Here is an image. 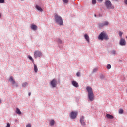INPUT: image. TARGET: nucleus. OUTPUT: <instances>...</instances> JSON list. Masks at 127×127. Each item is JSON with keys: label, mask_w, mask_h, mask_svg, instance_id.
<instances>
[{"label": "nucleus", "mask_w": 127, "mask_h": 127, "mask_svg": "<svg viewBox=\"0 0 127 127\" xmlns=\"http://www.w3.org/2000/svg\"><path fill=\"white\" fill-rule=\"evenodd\" d=\"M86 90L88 93V99L90 102H93L95 100V95L93 92V89L90 86L86 87Z\"/></svg>", "instance_id": "f257e3e1"}, {"label": "nucleus", "mask_w": 127, "mask_h": 127, "mask_svg": "<svg viewBox=\"0 0 127 127\" xmlns=\"http://www.w3.org/2000/svg\"><path fill=\"white\" fill-rule=\"evenodd\" d=\"M54 18L55 19V21L57 24L59 25L62 26L63 25V19L62 17L57 14H55L54 16Z\"/></svg>", "instance_id": "f03ea898"}, {"label": "nucleus", "mask_w": 127, "mask_h": 127, "mask_svg": "<svg viewBox=\"0 0 127 127\" xmlns=\"http://www.w3.org/2000/svg\"><path fill=\"white\" fill-rule=\"evenodd\" d=\"M98 39H99V40H104V39L105 40H108L109 39V37L105 31H103L99 34Z\"/></svg>", "instance_id": "7ed1b4c3"}, {"label": "nucleus", "mask_w": 127, "mask_h": 127, "mask_svg": "<svg viewBox=\"0 0 127 127\" xmlns=\"http://www.w3.org/2000/svg\"><path fill=\"white\" fill-rule=\"evenodd\" d=\"M105 5L107 9H114L115 7L113 5V4L111 2V1L106 0L105 2Z\"/></svg>", "instance_id": "20e7f679"}, {"label": "nucleus", "mask_w": 127, "mask_h": 127, "mask_svg": "<svg viewBox=\"0 0 127 127\" xmlns=\"http://www.w3.org/2000/svg\"><path fill=\"white\" fill-rule=\"evenodd\" d=\"M58 84V83L57 82V80H56V79H53L50 82V85L53 88H56Z\"/></svg>", "instance_id": "39448f33"}, {"label": "nucleus", "mask_w": 127, "mask_h": 127, "mask_svg": "<svg viewBox=\"0 0 127 127\" xmlns=\"http://www.w3.org/2000/svg\"><path fill=\"white\" fill-rule=\"evenodd\" d=\"M42 55H43L42 53H41V52L39 51H36L34 53V56L36 59L37 58H38V57H41Z\"/></svg>", "instance_id": "423d86ee"}, {"label": "nucleus", "mask_w": 127, "mask_h": 127, "mask_svg": "<svg viewBox=\"0 0 127 127\" xmlns=\"http://www.w3.org/2000/svg\"><path fill=\"white\" fill-rule=\"evenodd\" d=\"M109 25V22L105 21L103 23H98V26L99 28H103L104 26H108Z\"/></svg>", "instance_id": "0eeeda50"}, {"label": "nucleus", "mask_w": 127, "mask_h": 127, "mask_svg": "<svg viewBox=\"0 0 127 127\" xmlns=\"http://www.w3.org/2000/svg\"><path fill=\"white\" fill-rule=\"evenodd\" d=\"M9 81L10 82V83H11V84H12V86H13V87H18V84L15 82L12 77H10Z\"/></svg>", "instance_id": "6e6552de"}, {"label": "nucleus", "mask_w": 127, "mask_h": 127, "mask_svg": "<svg viewBox=\"0 0 127 127\" xmlns=\"http://www.w3.org/2000/svg\"><path fill=\"white\" fill-rule=\"evenodd\" d=\"M77 113L76 111H72L70 113V117L71 120H75L77 118Z\"/></svg>", "instance_id": "1a4fd4ad"}, {"label": "nucleus", "mask_w": 127, "mask_h": 127, "mask_svg": "<svg viewBox=\"0 0 127 127\" xmlns=\"http://www.w3.org/2000/svg\"><path fill=\"white\" fill-rule=\"evenodd\" d=\"M80 123L81 126H86V122H85V117L84 116H82L80 118Z\"/></svg>", "instance_id": "9d476101"}, {"label": "nucleus", "mask_w": 127, "mask_h": 127, "mask_svg": "<svg viewBox=\"0 0 127 127\" xmlns=\"http://www.w3.org/2000/svg\"><path fill=\"white\" fill-rule=\"evenodd\" d=\"M119 45H121V46H125L126 45V40L125 39L121 38L119 41Z\"/></svg>", "instance_id": "9b49d317"}, {"label": "nucleus", "mask_w": 127, "mask_h": 127, "mask_svg": "<svg viewBox=\"0 0 127 127\" xmlns=\"http://www.w3.org/2000/svg\"><path fill=\"white\" fill-rule=\"evenodd\" d=\"M38 27L36 25H34V24H32L30 26V29L31 30H33V31H36L37 30Z\"/></svg>", "instance_id": "f8f14e48"}, {"label": "nucleus", "mask_w": 127, "mask_h": 127, "mask_svg": "<svg viewBox=\"0 0 127 127\" xmlns=\"http://www.w3.org/2000/svg\"><path fill=\"white\" fill-rule=\"evenodd\" d=\"M71 84L73 87H75V88H79V84L77 81L73 80L71 81Z\"/></svg>", "instance_id": "ddd939ff"}, {"label": "nucleus", "mask_w": 127, "mask_h": 127, "mask_svg": "<svg viewBox=\"0 0 127 127\" xmlns=\"http://www.w3.org/2000/svg\"><path fill=\"white\" fill-rule=\"evenodd\" d=\"M84 37L85 40H86L87 42L88 43H90V37L89 36V35H88V34H86L84 35Z\"/></svg>", "instance_id": "4468645a"}, {"label": "nucleus", "mask_w": 127, "mask_h": 127, "mask_svg": "<svg viewBox=\"0 0 127 127\" xmlns=\"http://www.w3.org/2000/svg\"><path fill=\"white\" fill-rule=\"evenodd\" d=\"M35 8L37 9L38 11H40V12H42V11H43L42 8H41L40 6H38V5H35Z\"/></svg>", "instance_id": "2eb2a0df"}, {"label": "nucleus", "mask_w": 127, "mask_h": 127, "mask_svg": "<svg viewBox=\"0 0 127 127\" xmlns=\"http://www.w3.org/2000/svg\"><path fill=\"white\" fill-rule=\"evenodd\" d=\"M34 70L35 73H37V72H38V68H37V66L36 65V64H34Z\"/></svg>", "instance_id": "dca6fc26"}, {"label": "nucleus", "mask_w": 127, "mask_h": 127, "mask_svg": "<svg viewBox=\"0 0 127 127\" xmlns=\"http://www.w3.org/2000/svg\"><path fill=\"white\" fill-rule=\"evenodd\" d=\"M110 54H111V55H114V56H116V55H117V52L115 50H112L110 52Z\"/></svg>", "instance_id": "f3484780"}, {"label": "nucleus", "mask_w": 127, "mask_h": 127, "mask_svg": "<svg viewBox=\"0 0 127 127\" xmlns=\"http://www.w3.org/2000/svg\"><path fill=\"white\" fill-rule=\"evenodd\" d=\"M16 113L17 114V115H19L20 116L21 115V111H20V109H19L18 108H16Z\"/></svg>", "instance_id": "a211bd4d"}, {"label": "nucleus", "mask_w": 127, "mask_h": 127, "mask_svg": "<svg viewBox=\"0 0 127 127\" xmlns=\"http://www.w3.org/2000/svg\"><path fill=\"white\" fill-rule=\"evenodd\" d=\"M55 124V121H54V120H51L50 121V126H51V127H53V126H54Z\"/></svg>", "instance_id": "6ab92c4d"}, {"label": "nucleus", "mask_w": 127, "mask_h": 127, "mask_svg": "<svg viewBox=\"0 0 127 127\" xmlns=\"http://www.w3.org/2000/svg\"><path fill=\"white\" fill-rule=\"evenodd\" d=\"M106 118H107V119H110V120H112L114 119V116L110 114H107Z\"/></svg>", "instance_id": "aec40b11"}, {"label": "nucleus", "mask_w": 127, "mask_h": 127, "mask_svg": "<svg viewBox=\"0 0 127 127\" xmlns=\"http://www.w3.org/2000/svg\"><path fill=\"white\" fill-rule=\"evenodd\" d=\"M27 58H29V59L30 60H31V61H32V62L34 64V60L33 59V58H32V57H31V56L30 55H28L27 56Z\"/></svg>", "instance_id": "412c9836"}, {"label": "nucleus", "mask_w": 127, "mask_h": 127, "mask_svg": "<svg viewBox=\"0 0 127 127\" xmlns=\"http://www.w3.org/2000/svg\"><path fill=\"white\" fill-rule=\"evenodd\" d=\"M28 86V83L27 82H24L22 84V86L23 88H25V87H27Z\"/></svg>", "instance_id": "4be33fe9"}, {"label": "nucleus", "mask_w": 127, "mask_h": 127, "mask_svg": "<svg viewBox=\"0 0 127 127\" xmlns=\"http://www.w3.org/2000/svg\"><path fill=\"white\" fill-rule=\"evenodd\" d=\"M57 42H58L59 44H62V40L60 39V38H58L57 40Z\"/></svg>", "instance_id": "5701e85b"}, {"label": "nucleus", "mask_w": 127, "mask_h": 127, "mask_svg": "<svg viewBox=\"0 0 127 127\" xmlns=\"http://www.w3.org/2000/svg\"><path fill=\"white\" fill-rule=\"evenodd\" d=\"M99 78L101 80H104L105 79V76L103 74H100Z\"/></svg>", "instance_id": "b1692460"}, {"label": "nucleus", "mask_w": 127, "mask_h": 127, "mask_svg": "<svg viewBox=\"0 0 127 127\" xmlns=\"http://www.w3.org/2000/svg\"><path fill=\"white\" fill-rule=\"evenodd\" d=\"M106 68L108 70H110V69H111V68H112V66H111V64H107L106 65Z\"/></svg>", "instance_id": "393cba45"}, {"label": "nucleus", "mask_w": 127, "mask_h": 127, "mask_svg": "<svg viewBox=\"0 0 127 127\" xmlns=\"http://www.w3.org/2000/svg\"><path fill=\"white\" fill-rule=\"evenodd\" d=\"M98 69L99 68L98 67H96V68L93 69V70L92 71L93 74H94V73H96L97 72V71H98Z\"/></svg>", "instance_id": "a878e982"}, {"label": "nucleus", "mask_w": 127, "mask_h": 127, "mask_svg": "<svg viewBox=\"0 0 127 127\" xmlns=\"http://www.w3.org/2000/svg\"><path fill=\"white\" fill-rule=\"evenodd\" d=\"M119 114H124V110L122 109H119Z\"/></svg>", "instance_id": "bb28decb"}, {"label": "nucleus", "mask_w": 127, "mask_h": 127, "mask_svg": "<svg viewBox=\"0 0 127 127\" xmlns=\"http://www.w3.org/2000/svg\"><path fill=\"white\" fill-rule=\"evenodd\" d=\"M122 35H123V32H122L121 31H119V36H120V38H122Z\"/></svg>", "instance_id": "cd10ccee"}, {"label": "nucleus", "mask_w": 127, "mask_h": 127, "mask_svg": "<svg viewBox=\"0 0 127 127\" xmlns=\"http://www.w3.org/2000/svg\"><path fill=\"white\" fill-rule=\"evenodd\" d=\"M76 76H77V77H80V76H81V72H77Z\"/></svg>", "instance_id": "c85d7f7f"}, {"label": "nucleus", "mask_w": 127, "mask_h": 127, "mask_svg": "<svg viewBox=\"0 0 127 127\" xmlns=\"http://www.w3.org/2000/svg\"><path fill=\"white\" fill-rule=\"evenodd\" d=\"M92 4H96V3H97V1L96 0H92Z\"/></svg>", "instance_id": "c756f323"}, {"label": "nucleus", "mask_w": 127, "mask_h": 127, "mask_svg": "<svg viewBox=\"0 0 127 127\" xmlns=\"http://www.w3.org/2000/svg\"><path fill=\"white\" fill-rule=\"evenodd\" d=\"M63 1L64 3H68V2H69L68 0H63Z\"/></svg>", "instance_id": "7c9ffc66"}, {"label": "nucleus", "mask_w": 127, "mask_h": 127, "mask_svg": "<svg viewBox=\"0 0 127 127\" xmlns=\"http://www.w3.org/2000/svg\"><path fill=\"white\" fill-rule=\"evenodd\" d=\"M0 3H4V0H0Z\"/></svg>", "instance_id": "2f4dec72"}, {"label": "nucleus", "mask_w": 127, "mask_h": 127, "mask_svg": "<svg viewBox=\"0 0 127 127\" xmlns=\"http://www.w3.org/2000/svg\"><path fill=\"white\" fill-rule=\"evenodd\" d=\"M26 127H31V124H28L26 125Z\"/></svg>", "instance_id": "473e14b6"}, {"label": "nucleus", "mask_w": 127, "mask_h": 127, "mask_svg": "<svg viewBox=\"0 0 127 127\" xmlns=\"http://www.w3.org/2000/svg\"><path fill=\"white\" fill-rule=\"evenodd\" d=\"M124 3H125V4H127V0H124Z\"/></svg>", "instance_id": "72a5a7b5"}, {"label": "nucleus", "mask_w": 127, "mask_h": 127, "mask_svg": "<svg viewBox=\"0 0 127 127\" xmlns=\"http://www.w3.org/2000/svg\"><path fill=\"white\" fill-rule=\"evenodd\" d=\"M98 0V1H99L100 2H103V0Z\"/></svg>", "instance_id": "f704fd0d"}, {"label": "nucleus", "mask_w": 127, "mask_h": 127, "mask_svg": "<svg viewBox=\"0 0 127 127\" xmlns=\"http://www.w3.org/2000/svg\"><path fill=\"white\" fill-rule=\"evenodd\" d=\"M31 95V93L29 92L28 93V96H30Z\"/></svg>", "instance_id": "c9c22d12"}, {"label": "nucleus", "mask_w": 127, "mask_h": 127, "mask_svg": "<svg viewBox=\"0 0 127 127\" xmlns=\"http://www.w3.org/2000/svg\"><path fill=\"white\" fill-rule=\"evenodd\" d=\"M1 101H2L1 99L0 98V104H1Z\"/></svg>", "instance_id": "e433bc0d"}, {"label": "nucleus", "mask_w": 127, "mask_h": 127, "mask_svg": "<svg viewBox=\"0 0 127 127\" xmlns=\"http://www.w3.org/2000/svg\"><path fill=\"white\" fill-rule=\"evenodd\" d=\"M0 18H1V14L0 13Z\"/></svg>", "instance_id": "4c0bfd02"}, {"label": "nucleus", "mask_w": 127, "mask_h": 127, "mask_svg": "<svg viewBox=\"0 0 127 127\" xmlns=\"http://www.w3.org/2000/svg\"><path fill=\"white\" fill-rule=\"evenodd\" d=\"M94 16H95V17H97V15L94 14Z\"/></svg>", "instance_id": "58836bf2"}, {"label": "nucleus", "mask_w": 127, "mask_h": 127, "mask_svg": "<svg viewBox=\"0 0 127 127\" xmlns=\"http://www.w3.org/2000/svg\"><path fill=\"white\" fill-rule=\"evenodd\" d=\"M114 0L115 1H118V0Z\"/></svg>", "instance_id": "ea45409f"}, {"label": "nucleus", "mask_w": 127, "mask_h": 127, "mask_svg": "<svg viewBox=\"0 0 127 127\" xmlns=\"http://www.w3.org/2000/svg\"><path fill=\"white\" fill-rule=\"evenodd\" d=\"M21 0V1H23V0Z\"/></svg>", "instance_id": "a19ab883"}]
</instances>
